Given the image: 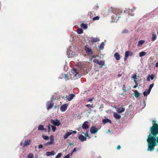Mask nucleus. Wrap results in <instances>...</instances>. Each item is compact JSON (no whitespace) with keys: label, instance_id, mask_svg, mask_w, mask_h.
<instances>
[{"label":"nucleus","instance_id":"1","mask_svg":"<svg viewBox=\"0 0 158 158\" xmlns=\"http://www.w3.org/2000/svg\"><path fill=\"white\" fill-rule=\"evenodd\" d=\"M152 122L153 124L150 128V132L147 139L148 143L147 150L151 152L154 150L155 146L158 144V124L156 123V120H153Z\"/></svg>","mask_w":158,"mask_h":158},{"label":"nucleus","instance_id":"2","mask_svg":"<svg viewBox=\"0 0 158 158\" xmlns=\"http://www.w3.org/2000/svg\"><path fill=\"white\" fill-rule=\"evenodd\" d=\"M56 100L55 98L52 96L51 98V99L47 102L46 106V109L48 110H49L52 109L54 106L53 101Z\"/></svg>","mask_w":158,"mask_h":158},{"label":"nucleus","instance_id":"3","mask_svg":"<svg viewBox=\"0 0 158 158\" xmlns=\"http://www.w3.org/2000/svg\"><path fill=\"white\" fill-rule=\"evenodd\" d=\"M72 47L71 46L69 47V48L67 52V55H68V58H72L74 57L75 56V53L74 52H73L72 51Z\"/></svg>","mask_w":158,"mask_h":158},{"label":"nucleus","instance_id":"4","mask_svg":"<svg viewBox=\"0 0 158 158\" xmlns=\"http://www.w3.org/2000/svg\"><path fill=\"white\" fill-rule=\"evenodd\" d=\"M85 50L86 51V53L88 55L92 54L93 52L91 47L89 45H86L85 47Z\"/></svg>","mask_w":158,"mask_h":158},{"label":"nucleus","instance_id":"5","mask_svg":"<svg viewBox=\"0 0 158 158\" xmlns=\"http://www.w3.org/2000/svg\"><path fill=\"white\" fill-rule=\"evenodd\" d=\"M51 122L53 125L57 126H59L61 124L59 120L57 119L55 120L51 119Z\"/></svg>","mask_w":158,"mask_h":158},{"label":"nucleus","instance_id":"6","mask_svg":"<svg viewBox=\"0 0 158 158\" xmlns=\"http://www.w3.org/2000/svg\"><path fill=\"white\" fill-rule=\"evenodd\" d=\"M93 62L95 63H96L98 64L101 65L102 66L105 65V61L103 60H101L99 61L97 59H94L93 60Z\"/></svg>","mask_w":158,"mask_h":158},{"label":"nucleus","instance_id":"7","mask_svg":"<svg viewBox=\"0 0 158 158\" xmlns=\"http://www.w3.org/2000/svg\"><path fill=\"white\" fill-rule=\"evenodd\" d=\"M73 77L77 78L79 76V70L75 68H73Z\"/></svg>","mask_w":158,"mask_h":158},{"label":"nucleus","instance_id":"8","mask_svg":"<svg viewBox=\"0 0 158 158\" xmlns=\"http://www.w3.org/2000/svg\"><path fill=\"white\" fill-rule=\"evenodd\" d=\"M98 129L96 128L95 127L92 126L90 127V132L92 134H95L98 131Z\"/></svg>","mask_w":158,"mask_h":158},{"label":"nucleus","instance_id":"9","mask_svg":"<svg viewBox=\"0 0 158 158\" xmlns=\"http://www.w3.org/2000/svg\"><path fill=\"white\" fill-rule=\"evenodd\" d=\"M85 64L84 62L80 63L77 64V68L80 70L83 69L85 67Z\"/></svg>","mask_w":158,"mask_h":158},{"label":"nucleus","instance_id":"10","mask_svg":"<svg viewBox=\"0 0 158 158\" xmlns=\"http://www.w3.org/2000/svg\"><path fill=\"white\" fill-rule=\"evenodd\" d=\"M68 105L67 104L62 105L60 108V110L61 112H64L67 110Z\"/></svg>","mask_w":158,"mask_h":158},{"label":"nucleus","instance_id":"11","mask_svg":"<svg viewBox=\"0 0 158 158\" xmlns=\"http://www.w3.org/2000/svg\"><path fill=\"white\" fill-rule=\"evenodd\" d=\"M89 122L88 121L85 122L82 125V128L83 129H87L89 128V126L88 125Z\"/></svg>","mask_w":158,"mask_h":158},{"label":"nucleus","instance_id":"12","mask_svg":"<svg viewBox=\"0 0 158 158\" xmlns=\"http://www.w3.org/2000/svg\"><path fill=\"white\" fill-rule=\"evenodd\" d=\"M78 139L81 140V142H83L86 141L87 139V138L86 137L84 136L82 134L79 135L78 137Z\"/></svg>","mask_w":158,"mask_h":158},{"label":"nucleus","instance_id":"13","mask_svg":"<svg viewBox=\"0 0 158 158\" xmlns=\"http://www.w3.org/2000/svg\"><path fill=\"white\" fill-rule=\"evenodd\" d=\"M75 96V95L74 94H70L66 96V98L68 101H70Z\"/></svg>","mask_w":158,"mask_h":158},{"label":"nucleus","instance_id":"14","mask_svg":"<svg viewBox=\"0 0 158 158\" xmlns=\"http://www.w3.org/2000/svg\"><path fill=\"white\" fill-rule=\"evenodd\" d=\"M84 40H89L90 39V40H99L97 38H93L92 37H90L89 36H88L86 35H84Z\"/></svg>","mask_w":158,"mask_h":158},{"label":"nucleus","instance_id":"15","mask_svg":"<svg viewBox=\"0 0 158 158\" xmlns=\"http://www.w3.org/2000/svg\"><path fill=\"white\" fill-rule=\"evenodd\" d=\"M136 8L134 6L133 8L131 9H130L128 11V15L131 16H133L134 14L133 13V11L136 9Z\"/></svg>","mask_w":158,"mask_h":158},{"label":"nucleus","instance_id":"16","mask_svg":"<svg viewBox=\"0 0 158 158\" xmlns=\"http://www.w3.org/2000/svg\"><path fill=\"white\" fill-rule=\"evenodd\" d=\"M107 123H110L111 124L112 123V121L110 120L108 118L103 119L102 120V123L103 124H105Z\"/></svg>","mask_w":158,"mask_h":158},{"label":"nucleus","instance_id":"17","mask_svg":"<svg viewBox=\"0 0 158 158\" xmlns=\"http://www.w3.org/2000/svg\"><path fill=\"white\" fill-rule=\"evenodd\" d=\"M125 110V108L123 107L117 108H116V111L118 113H121L123 112Z\"/></svg>","mask_w":158,"mask_h":158},{"label":"nucleus","instance_id":"18","mask_svg":"<svg viewBox=\"0 0 158 158\" xmlns=\"http://www.w3.org/2000/svg\"><path fill=\"white\" fill-rule=\"evenodd\" d=\"M56 154V153L53 151H52L50 152H46V155L49 156H53L54 155Z\"/></svg>","mask_w":158,"mask_h":158},{"label":"nucleus","instance_id":"19","mask_svg":"<svg viewBox=\"0 0 158 158\" xmlns=\"http://www.w3.org/2000/svg\"><path fill=\"white\" fill-rule=\"evenodd\" d=\"M30 140H25L24 142V143L23 145V147L24 148L26 146H27L29 145L30 144Z\"/></svg>","mask_w":158,"mask_h":158},{"label":"nucleus","instance_id":"20","mask_svg":"<svg viewBox=\"0 0 158 158\" xmlns=\"http://www.w3.org/2000/svg\"><path fill=\"white\" fill-rule=\"evenodd\" d=\"M38 130L39 131H44V130L45 131H46V129L44 128V126L43 125H40L38 127Z\"/></svg>","mask_w":158,"mask_h":158},{"label":"nucleus","instance_id":"21","mask_svg":"<svg viewBox=\"0 0 158 158\" xmlns=\"http://www.w3.org/2000/svg\"><path fill=\"white\" fill-rule=\"evenodd\" d=\"M154 77L155 75L153 74H152L151 75H149L148 76L147 79V81H150V78L151 80H153L154 79Z\"/></svg>","mask_w":158,"mask_h":158},{"label":"nucleus","instance_id":"22","mask_svg":"<svg viewBox=\"0 0 158 158\" xmlns=\"http://www.w3.org/2000/svg\"><path fill=\"white\" fill-rule=\"evenodd\" d=\"M133 55V53L130 51H127L125 53V55L126 56V57H128L129 56H132Z\"/></svg>","mask_w":158,"mask_h":158},{"label":"nucleus","instance_id":"23","mask_svg":"<svg viewBox=\"0 0 158 158\" xmlns=\"http://www.w3.org/2000/svg\"><path fill=\"white\" fill-rule=\"evenodd\" d=\"M114 56L116 60H120V55L118 53H115L114 54Z\"/></svg>","mask_w":158,"mask_h":158},{"label":"nucleus","instance_id":"24","mask_svg":"<svg viewBox=\"0 0 158 158\" xmlns=\"http://www.w3.org/2000/svg\"><path fill=\"white\" fill-rule=\"evenodd\" d=\"M113 115L114 117L117 119H119L121 117V116L116 112L114 113Z\"/></svg>","mask_w":158,"mask_h":158},{"label":"nucleus","instance_id":"25","mask_svg":"<svg viewBox=\"0 0 158 158\" xmlns=\"http://www.w3.org/2000/svg\"><path fill=\"white\" fill-rule=\"evenodd\" d=\"M73 134L72 132H67L66 133L64 136V139L67 138L68 137Z\"/></svg>","mask_w":158,"mask_h":158},{"label":"nucleus","instance_id":"26","mask_svg":"<svg viewBox=\"0 0 158 158\" xmlns=\"http://www.w3.org/2000/svg\"><path fill=\"white\" fill-rule=\"evenodd\" d=\"M54 143L52 142H51V141H50L48 142H47L44 144V146L45 147H48L51 145H54Z\"/></svg>","mask_w":158,"mask_h":158},{"label":"nucleus","instance_id":"27","mask_svg":"<svg viewBox=\"0 0 158 158\" xmlns=\"http://www.w3.org/2000/svg\"><path fill=\"white\" fill-rule=\"evenodd\" d=\"M144 42V40H140L138 41L137 45L138 47H141Z\"/></svg>","mask_w":158,"mask_h":158},{"label":"nucleus","instance_id":"28","mask_svg":"<svg viewBox=\"0 0 158 158\" xmlns=\"http://www.w3.org/2000/svg\"><path fill=\"white\" fill-rule=\"evenodd\" d=\"M150 92L148 89H146L144 92H143V94L144 96H147L148 94H149Z\"/></svg>","mask_w":158,"mask_h":158},{"label":"nucleus","instance_id":"29","mask_svg":"<svg viewBox=\"0 0 158 158\" xmlns=\"http://www.w3.org/2000/svg\"><path fill=\"white\" fill-rule=\"evenodd\" d=\"M81 27L84 29H86L88 28V26L87 24L82 23L81 25Z\"/></svg>","mask_w":158,"mask_h":158},{"label":"nucleus","instance_id":"30","mask_svg":"<svg viewBox=\"0 0 158 158\" xmlns=\"http://www.w3.org/2000/svg\"><path fill=\"white\" fill-rule=\"evenodd\" d=\"M146 53L145 52L142 51L139 53V56L140 57H143L144 56Z\"/></svg>","mask_w":158,"mask_h":158},{"label":"nucleus","instance_id":"31","mask_svg":"<svg viewBox=\"0 0 158 158\" xmlns=\"http://www.w3.org/2000/svg\"><path fill=\"white\" fill-rule=\"evenodd\" d=\"M104 42L102 43L99 46V49L100 50H103L104 48Z\"/></svg>","mask_w":158,"mask_h":158},{"label":"nucleus","instance_id":"32","mask_svg":"<svg viewBox=\"0 0 158 158\" xmlns=\"http://www.w3.org/2000/svg\"><path fill=\"white\" fill-rule=\"evenodd\" d=\"M50 141H51V142H52L55 144L54 137L53 135H51L50 136Z\"/></svg>","mask_w":158,"mask_h":158},{"label":"nucleus","instance_id":"33","mask_svg":"<svg viewBox=\"0 0 158 158\" xmlns=\"http://www.w3.org/2000/svg\"><path fill=\"white\" fill-rule=\"evenodd\" d=\"M77 32L78 34H81L83 32V31L82 28H79L77 29Z\"/></svg>","mask_w":158,"mask_h":158},{"label":"nucleus","instance_id":"34","mask_svg":"<svg viewBox=\"0 0 158 158\" xmlns=\"http://www.w3.org/2000/svg\"><path fill=\"white\" fill-rule=\"evenodd\" d=\"M134 93L135 97L136 98L139 97V93L136 90H135Z\"/></svg>","mask_w":158,"mask_h":158},{"label":"nucleus","instance_id":"35","mask_svg":"<svg viewBox=\"0 0 158 158\" xmlns=\"http://www.w3.org/2000/svg\"><path fill=\"white\" fill-rule=\"evenodd\" d=\"M55 126H55L54 125H51V127L52 128V131L54 132L56 130V128Z\"/></svg>","mask_w":158,"mask_h":158},{"label":"nucleus","instance_id":"36","mask_svg":"<svg viewBox=\"0 0 158 158\" xmlns=\"http://www.w3.org/2000/svg\"><path fill=\"white\" fill-rule=\"evenodd\" d=\"M152 40H156V35L155 34H152V37L151 38Z\"/></svg>","mask_w":158,"mask_h":158},{"label":"nucleus","instance_id":"37","mask_svg":"<svg viewBox=\"0 0 158 158\" xmlns=\"http://www.w3.org/2000/svg\"><path fill=\"white\" fill-rule=\"evenodd\" d=\"M108 11L110 12H112L113 13H114V10L112 7H111L110 8H109L108 10Z\"/></svg>","mask_w":158,"mask_h":158},{"label":"nucleus","instance_id":"38","mask_svg":"<svg viewBox=\"0 0 158 158\" xmlns=\"http://www.w3.org/2000/svg\"><path fill=\"white\" fill-rule=\"evenodd\" d=\"M153 86H154V84L153 83H152V84H151L149 85V87L148 89V90H149V91H151V90L152 89V88L153 87Z\"/></svg>","mask_w":158,"mask_h":158},{"label":"nucleus","instance_id":"39","mask_svg":"<svg viewBox=\"0 0 158 158\" xmlns=\"http://www.w3.org/2000/svg\"><path fill=\"white\" fill-rule=\"evenodd\" d=\"M42 136L43 139L45 140H47L49 139V137L47 135H43Z\"/></svg>","mask_w":158,"mask_h":158},{"label":"nucleus","instance_id":"40","mask_svg":"<svg viewBox=\"0 0 158 158\" xmlns=\"http://www.w3.org/2000/svg\"><path fill=\"white\" fill-rule=\"evenodd\" d=\"M33 155L32 153H30L27 156V158H33Z\"/></svg>","mask_w":158,"mask_h":158},{"label":"nucleus","instance_id":"41","mask_svg":"<svg viewBox=\"0 0 158 158\" xmlns=\"http://www.w3.org/2000/svg\"><path fill=\"white\" fill-rule=\"evenodd\" d=\"M62 155V153H59L55 157V158H60Z\"/></svg>","mask_w":158,"mask_h":158},{"label":"nucleus","instance_id":"42","mask_svg":"<svg viewBox=\"0 0 158 158\" xmlns=\"http://www.w3.org/2000/svg\"><path fill=\"white\" fill-rule=\"evenodd\" d=\"M99 19V17L98 16H97L96 17H94L93 18V21H95L96 20H98Z\"/></svg>","mask_w":158,"mask_h":158},{"label":"nucleus","instance_id":"43","mask_svg":"<svg viewBox=\"0 0 158 158\" xmlns=\"http://www.w3.org/2000/svg\"><path fill=\"white\" fill-rule=\"evenodd\" d=\"M131 78L134 79H137V76L135 74H133L131 77Z\"/></svg>","mask_w":158,"mask_h":158},{"label":"nucleus","instance_id":"44","mask_svg":"<svg viewBox=\"0 0 158 158\" xmlns=\"http://www.w3.org/2000/svg\"><path fill=\"white\" fill-rule=\"evenodd\" d=\"M128 32H129V31H128V30L127 29H125V30H123L122 32V33H128Z\"/></svg>","mask_w":158,"mask_h":158},{"label":"nucleus","instance_id":"45","mask_svg":"<svg viewBox=\"0 0 158 158\" xmlns=\"http://www.w3.org/2000/svg\"><path fill=\"white\" fill-rule=\"evenodd\" d=\"M86 106L88 108L89 107H91V108H93V104H92V105H91L90 104H87L86 105Z\"/></svg>","mask_w":158,"mask_h":158},{"label":"nucleus","instance_id":"46","mask_svg":"<svg viewBox=\"0 0 158 158\" xmlns=\"http://www.w3.org/2000/svg\"><path fill=\"white\" fill-rule=\"evenodd\" d=\"M123 89L124 91L126 92L127 90L125 89V85H123Z\"/></svg>","mask_w":158,"mask_h":158},{"label":"nucleus","instance_id":"47","mask_svg":"<svg viewBox=\"0 0 158 158\" xmlns=\"http://www.w3.org/2000/svg\"><path fill=\"white\" fill-rule=\"evenodd\" d=\"M51 125L50 124H49L48 126V131L50 132L51 130Z\"/></svg>","mask_w":158,"mask_h":158},{"label":"nucleus","instance_id":"48","mask_svg":"<svg viewBox=\"0 0 158 158\" xmlns=\"http://www.w3.org/2000/svg\"><path fill=\"white\" fill-rule=\"evenodd\" d=\"M43 146L42 144H40L38 145V148L39 149L42 148Z\"/></svg>","mask_w":158,"mask_h":158},{"label":"nucleus","instance_id":"49","mask_svg":"<svg viewBox=\"0 0 158 158\" xmlns=\"http://www.w3.org/2000/svg\"><path fill=\"white\" fill-rule=\"evenodd\" d=\"M68 76V75L66 74H65L64 75V78H65V80L66 81H67V80H68L69 78H67V77Z\"/></svg>","mask_w":158,"mask_h":158},{"label":"nucleus","instance_id":"50","mask_svg":"<svg viewBox=\"0 0 158 158\" xmlns=\"http://www.w3.org/2000/svg\"><path fill=\"white\" fill-rule=\"evenodd\" d=\"M85 137H89L88 131H86V133L84 134Z\"/></svg>","mask_w":158,"mask_h":158},{"label":"nucleus","instance_id":"51","mask_svg":"<svg viewBox=\"0 0 158 158\" xmlns=\"http://www.w3.org/2000/svg\"><path fill=\"white\" fill-rule=\"evenodd\" d=\"M143 108H144L146 106V102L144 101V100L143 101Z\"/></svg>","mask_w":158,"mask_h":158},{"label":"nucleus","instance_id":"52","mask_svg":"<svg viewBox=\"0 0 158 158\" xmlns=\"http://www.w3.org/2000/svg\"><path fill=\"white\" fill-rule=\"evenodd\" d=\"M69 154H67V155L65 156L63 158H69Z\"/></svg>","mask_w":158,"mask_h":158},{"label":"nucleus","instance_id":"53","mask_svg":"<svg viewBox=\"0 0 158 158\" xmlns=\"http://www.w3.org/2000/svg\"><path fill=\"white\" fill-rule=\"evenodd\" d=\"M63 74H62L61 75H60V76L58 78L59 79H62V78H63V77H64L63 76H63Z\"/></svg>","mask_w":158,"mask_h":158},{"label":"nucleus","instance_id":"54","mask_svg":"<svg viewBox=\"0 0 158 158\" xmlns=\"http://www.w3.org/2000/svg\"><path fill=\"white\" fill-rule=\"evenodd\" d=\"M121 147L120 145H118L117 147V149L118 150H119L121 148Z\"/></svg>","mask_w":158,"mask_h":158},{"label":"nucleus","instance_id":"55","mask_svg":"<svg viewBox=\"0 0 158 158\" xmlns=\"http://www.w3.org/2000/svg\"><path fill=\"white\" fill-rule=\"evenodd\" d=\"M76 148H73V150L72 152H76Z\"/></svg>","mask_w":158,"mask_h":158},{"label":"nucleus","instance_id":"56","mask_svg":"<svg viewBox=\"0 0 158 158\" xmlns=\"http://www.w3.org/2000/svg\"><path fill=\"white\" fill-rule=\"evenodd\" d=\"M117 14H115V15H114H114H113V16H112V17H111L112 19H114V17H115V16L117 17Z\"/></svg>","mask_w":158,"mask_h":158},{"label":"nucleus","instance_id":"57","mask_svg":"<svg viewBox=\"0 0 158 158\" xmlns=\"http://www.w3.org/2000/svg\"><path fill=\"white\" fill-rule=\"evenodd\" d=\"M94 99V98H92L90 99H89L88 100V102H92V101Z\"/></svg>","mask_w":158,"mask_h":158},{"label":"nucleus","instance_id":"58","mask_svg":"<svg viewBox=\"0 0 158 158\" xmlns=\"http://www.w3.org/2000/svg\"><path fill=\"white\" fill-rule=\"evenodd\" d=\"M71 131V132H72L73 133V134H74L76 133H77V132L76 131Z\"/></svg>","mask_w":158,"mask_h":158},{"label":"nucleus","instance_id":"59","mask_svg":"<svg viewBox=\"0 0 158 158\" xmlns=\"http://www.w3.org/2000/svg\"><path fill=\"white\" fill-rule=\"evenodd\" d=\"M134 82H135V84L138 85L137 82L136 80V79H134Z\"/></svg>","mask_w":158,"mask_h":158},{"label":"nucleus","instance_id":"60","mask_svg":"<svg viewBox=\"0 0 158 158\" xmlns=\"http://www.w3.org/2000/svg\"><path fill=\"white\" fill-rule=\"evenodd\" d=\"M127 57H126V56L125 55V57H124V60L125 61H126L127 60Z\"/></svg>","mask_w":158,"mask_h":158},{"label":"nucleus","instance_id":"61","mask_svg":"<svg viewBox=\"0 0 158 158\" xmlns=\"http://www.w3.org/2000/svg\"><path fill=\"white\" fill-rule=\"evenodd\" d=\"M137 85H138L135 84L133 88L134 89L136 88L137 87Z\"/></svg>","mask_w":158,"mask_h":158},{"label":"nucleus","instance_id":"62","mask_svg":"<svg viewBox=\"0 0 158 158\" xmlns=\"http://www.w3.org/2000/svg\"><path fill=\"white\" fill-rule=\"evenodd\" d=\"M99 40H93V41H92V42H93V43H94V42H97V41H99Z\"/></svg>","mask_w":158,"mask_h":158},{"label":"nucleus","instance_id":"63","mask_svg":"<svg viewBox=\"0 0 158 158\" xmlns=\"http://www.w3.org/2000/svg\"><path fill=\"white\" fill-rule=\"evenodd\" d=\"M155 67H158V62H157L156 64V65H155Z\"/></svg>","mask_w":158,"mask_h":158},{"label":"nucleus","instance_id":"64","mask_svg":"<svg viewBox=\"0 0 158 158\" xmlns=\"http://www.w3.org/2000/svg\"><path fill=\"white\" fill-rule=\"evenodd\" d=\"M73 152L72 151V152L70 153V154H68L69 155V156H71V155H72L73 153Z\"/></svg>","mask_w":158,"mask_h":158}]
</instances>
